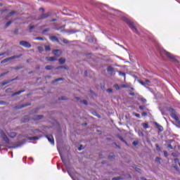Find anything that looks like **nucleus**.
I'll return each instance as SVG.
<instances>
[{"label": "nucleus", "mask_w": 180, "mask_h": 180, "mask_svg": "<svg viewBox=\"0 0 180 180\" xmlns=\"http://www.w3.org/2000/svg\"><path fill=\"white\" fill-rule=\"evenodd\" d=\"M58 150L59 151L62 162L64 164V167H63V172H68V161L67 158H65V152L64 150H60V148H58Z\"/></svg>", "instance_id": "obj_1"}, {"label": "nucleus", "mask_w": 180, "mask_h": 180, "mask_svg": "<svg viewBox=\"0 0 180 180\" xmlns=\"http://www.w3.org/2000/svg\"><path fill=\"white\" fill-rule=\"evenodd\" d=\"M169 112L170 113L171 117H172V119H174V120L176 121V124H174V125L176 126V127H180L179 115L177 114L176 111H175V110L172 108H169Z\"/></svg>", "instance_id": "obj_2"}, {"label": "nucleus", "mask_w": 180, "mask_h": 180, "mask_svg": "<svg viewBox=\"0 0 180 180\" xmlns=\"http://www.w3.org/2000/svg\"><path fill=\"white\" fill-rule=\"evenodd\" d=\"M122 20H124V22H126V23H127L130 29H131V30H133L134 33H136V34H139V30L136 27V25H134V22H133L131 20H130L126 17L122 18Z\"/></svg>", "instance_id": "obj_3"}, {"label": "nucleus", "mask_w": 180, "mask_h": 180, "mask_svg": "<svg viewBox=\"0 0 180 180\" xmlns=\"http://www.w3.org/2000/svg\"><path fill=\"white\" fill-rule=\"evenodd\" d=\"M163 54H165V56H167V57H168L169 58H170V60L172 61H174L176 62V59L175 58V57L174 56V55H172L171 53L163 50Z\"/></svg>", "instance_id": "obj_4"}, {"label": "nucleus", "mask_w": 180, "mask_h": 180, "mask_svg": "<svg viewBox=\"0 0 180 180\" xmlns=\"http://www.w3.org/2000/svg\"><path fill=\"white\" fill-rule=\"evenodd\" d=\"M20 45L22 46V47H26L27 49H30V47H32V44L26 41H20Z\"/></svg>", "instance_id": "obj_5"}, {"label": "nucleus", "mask_w": 180, "mask_h": 180, "mask_svg": "<svg viewBox=\"0 0 180 180\" xmlns=\"http://www.w3.org/2000/svg\"><path fill=\"white\" fill-rule=\"evenodd\" d=\"M153 124H155V127H157V129L159 130V131H164V127H162L161 124H158L156 122H153Z\"/></svg>", "instance_id": "obj_6"}, {"label": "nucleus", "mask_w": 180, "mask_h": 180, "mask_svg": "<svg viewBox=\"0 0 180 180\" xmlns=\"http://www.w3.org/2000/svg\"><path fill=\"white\" fill-rule=\"evenodd\" d=\"M46 139L49 140V143L54 146V138L52 136V135H47Z\"/></svg>", "instance_id": "obj_7"}, {"label": "nucleus", "mask_w": 180, "mask_h": 180, "mask_svg": "<svg viewBox=\"0 0 180 180\" xmlns=\"http://www.w3.org/2000/svg\"><path fill=\"white\" fill-rule=\"evenodd\" d=\"M107 71L110 74V75H114L115 74V69H113L112 68V66H109L108 68H107Z\"/></svg>", "instance_id": "obj_8"}, {"label": "nucleus", "mask_w": 180, "mask_h": 180, "mask_svg": "<svg viewBox=\"0 0 180 180\" xmlns=\"http://www.w3.org/2000/svg\"><path fill=\"white\" fill-rule=\"evenodd\" d=\"M52 53L56 57H60V56H61V51L58 49L53 50Z\"/></svg>", "instance_id": "obj_9"}, {"label": "nucleus", "mask_w": 180, "mask_h": 180, "mask_svg": "<svg viewBox=\"0 0 180 180\" xmlns=\"http://www.w3.org/2000/svg\"><path fill=\"white\" fill-rule=\"evenodd\" d=\"M1 137L6 141V143H9V139H8V136H6V134L4 133H1Z\"/></svg>", "instance_id": "obj_10"}, {"label": "nucleus", "mask_w": 180, "mask_h": 180, "mask_svg": "<svg viewBox=\"0 0 180 180\" xmlns=\"http://www.w3.org/2000/svg\"><path fill=\"white\" fill-rule=\"evenodd\" d=\"M46 60H47V61H56L57 58H56V56H52V57H46Z\"/></svg>", "instance_id": "obj_11"}, {"label": "nucleus", "mask_w": 180, "mask_h": 180, "mask_svg": "<svg viewBox=\"0 0 180 180\" xmlns=\"http://www.w3.org/2000/svg\"><path fill=\"white\" fill-rule=\"evenodd\" d=\"M49 16H50V15H49V13L47 14H42L39 16V19H46V18H49Z\"/></svg>", "instance_id": "obj_12"}, {"label": "nucleus", "mask_w": 180, "mask_h": 180, "mask_svg": "<svg viewBox=\"0 0 180 180\" xmlns=\"http://www.w3.org/2000/svg\"><path fill=\"white\" fill-rule=\"evenodd\" d=\"M10 60H13V57L6 58V59L1 60V63L4 64V63H8V61H9Z\"/></svg>", "instance_id": "obj_13"}, {"label": "nucleus", "mask_w": 180, "mask_h": 180, "mask_svg": "<svg viewBox=\"0 0 180 180\" xmlns=\"http://www.w3.org/2000/svg\"><path fill=\"white\" fill-rule=\"evenodd\" d=\"M7 134L9 136V137H11L12 139L16 136V133L15 132H8Z\"/></svg>", "instance_id": "obj_14"}, {"label": "nucleus", "mask_w": 180, "mask_h": 180, "mask_svg": "<svg viewBox=\"0 0 180 180\" xmlns=\"http://www.w3.org/2000/svg\"><path fill=\"white\" fill-rule=\"evenodd\" d=\"M58 63H59V64H65V58H59Z\"/></svg>", "instance_id": "obj_15"}, {"label": "nucleus", "mask_w": 180, "mask_h": 180, "mask_svg": "<svg viewBox=\"0 0 180 180\" xmlns=\"http://www.w3.org/2000/svg\"><path fill=\"white\" fill-rule=\"evenodd\" d=\"M155 161L158 163V164H161V158L159 157H156L155 159Z\"/></svg>", "instance_id": "obj_16"}, {"label": "nucleus", "mask_w": 180, "mask_h": 180, "mask_svg": "<svg viewBox=\"0 0 180 180\" xmlns=\"http://www.w3.org/2000/svg\"><path fill=\"white\" fill-rule=\"evenodd\" d=\"M45 70H47L48 71H50V70H53V66H51V65H46L45 67Z\"/></svg>", "instance_id": "obj_17"}, {"label": "nucleus", "mask_w": 180, "mask_h": 180, "mask_svg": "<svg viewBox=\"0 0 180 180\" xmlns=\"http://www.w3.org/2000/svg\"><path fill=\"white\" fill-rule=\"evenodd\" d=\"M64 79L63 77H60V78H58L55 80L53 81V83L54 84L55 82H58V81H63Z\"/></svg>", "instance_id": "obj_18"}, {"label": "nucleus", "mask_w": 180, "mask_h": 180, "mask_svg": "<svg viewBox=\"0 0 180 180\" xmlns=\"http://www.w3.org/2000/svg\"><path fill=\"white\" fill-rule=\"evenodd\" d=\"M80 103H82V105H88V101H86V100H81Z\"/></svg>", "instance_id": "obj_19"}, {"label": "nucleus", "mask_w": 180, "mask_h": 180, "mask_svg": "<svg viewBox=\"0 0 180 180\" xmlns=\"http://www.w3.org/2000/svg\"><path fill=\"white\" fill-rule=\"evenodd\" d=\"M51 39L52 40V41H58V38H57L56 37H51Z\"/></svg>", "instance_id": "obj_20"}, {"label": "nucleus", "mask_w": 180, "mask_h": 180, "mask_svg": "<svg viewBox=\"0 0 180 180\" xmlns=\"http://www.w3.org/2000/svg\"><path fill=\"white\" fill-rule=\"evenodd\" d=\"M50 50H51V48L50 47V46H45L46 51H50Z\"/></svg>", "instance_id": "obj_21"}, {"label": "nucleus", "mask_w": 180, "mask_h": 180, "mask_svg": "<svg viewBox=\"0 0 180 180\" xmlns=\"http://www.w3.org/2000/svg\"><path fill=\"white\" fill-rule=\"evenodd\" d=\"M47 32H50V28H46L42 31V34H44L45 33H47Z\"/></svg>", "instance_id": "obj_22"}, {"label": "nucleus", "mask_w": 180, "mask_h": 180, "mask_svg": "<svg viewBox=\"0 0 180 180\" xmlns=\"http://www.w3.org/2000/svg\"><path fill=\"white\" fill-rule=\"evenodd\" d=\"M142 126H143V127L144 129H148V123H143V124H142Z\"/></svg>", "instance_id": "obj_23"}, {"label": "nucleus", "mask_w": 180, "mask_h": 180, "mask_svg": "<svg viewBox=\"0 0 180 180\" xmlns=\"http://www.w3.org/2000/svg\"><path fill=\"white\" fill-rule=\"evenodd\" d=\"M22 92H25V90L17 91V92L14 93V95H20V94H22Z\"/></svg>", "instance_id": "obj_24"}, {"label": "nucleus", "mask_w": 180, "mask_h": 180, "mask_svg": "<svg viewBox=\"0 0 180 180\" xmlns=\"http://www.w3.org/2000/svg\"><path fill=\"white\" fill-rule=\"evenodd\" d=\"M37 49L39 50V53H41L44 50L41 46H38Z\"/></svg>", "instance_id": "obj_25"}, {"label": "nucleus", "mask_w": 180, "mask_h": 180, "mask_svg": "<svg viewBox=\"0 0 180 180\" xmlns=\"http://www.w3.org/2000/svg\"><path fill=\"white\" fill-rule=\"evenodd\" d=\"M120 179H122V177H120V176L112 178V180H120Z\"/></svg>", "instance_id": "obj_26"}, {"label": "nucleus", "mask_w": 180, "mask_h": 180, "mask_svg": "<svg viewBox=\"0 0 180 180\" xmlns=\"http://www.w3.org/2000/svg\"><path fill=\"white\" fill-rule=\"evenodd\" d=\"M139 84H141V85H143V86H146V84H144V82L141 80L139 81Z\"/></svg>", "instance_id": "obj_27"}, {"label": "nucleus", "mask_w": 180, "mask_h": 180, "mask_svg": "<svg viewBox=\"0 0 180 180\" xmlns=\"http://www.w3.org/2000/svg\"><path fill=\"white\" fill-rule=\"evenodd\" d=\"M114 88H115V89H117V91H119V89H120L118 84H115Z\"/></svg>", "instance_id": "obj_28"}, {"label": "nucleus", "mask_w": 180, "mask_h": 180, "mask_svg": "<svg viewBox=\"0 0 180 180\" xmlns=\"http://www.w3.org/2000/svg\"><path fill=\"white\" fill-rule=\"evenodd\" d=\"M34 40H44V39H43V37H36Z\"/></svg>", "instance_id": "obj_29"}, {"label": "nucleus", "mask_w": 180, "mask_h": 180, "mask_svg": "<svg viewBox=\"0 0 180 180\" xmlns=\"http://www.w3.org/2000/svg\"><path fill=\"white\" fill-rule=\"evenodd\" d=\"M134 116H136V117H138L139 119H140L141 116L140 114L138 113H134Z\"/></svg>", "instance_id": "obj_30"}, {"label": "nucleus", "mask_w": 180, "mask_h": 180, "mask_svg": "<svg viewBox=\"0 0 180 180\" xmlns=\"http://www.w3.org/2000/svg\"><path fill=\"white\" fill-rule=\"evenodd\" d=\"M11 23H12L11 21H8L6 24V27H8V26L11 25Z\"/></svg>", "instance_id": "obj_31"}, {"label": "nucleus", "mask_w": 180, "mask_h": 180, "mask_svg": "<svg viewBox=\"0 0 180 180\" xmlns=\"http://www.w3.org/2000/svg\"><path fill=\"white\" fill-rule=\"evenodd\" d=\"M9 82H11V81L4 82L1 84V85H6L7 84H9Z\"/></svg>", "instance_id": "obj_32"}, {"label": "nucleus", "mask_w": 180, "mask_h": 180, "mask_svg": "<svg viewBox=\"0 0 180 180\" xmlns=\"http://www.w3.org/2000/svg\"><path fill=\"white\" fill-rule=\"evenodd\" d=\"M120 75H122L123 77H126V74L122 72H119Z\"/></svg>", "instance_id": "obj_33"}, {"label": "nucleus", "mask_w": 180, "mask_h": 180, "mask_svg": "<svg viewBox=\"0 0 180 180\" xmlns=\"http://www.w3.org/2000/svg\"><path fill=\"white\" fill-rule=\"evenodd\" d=\"M107 92H109V94H112L113 92V90H112V89H108L107 90Z\"/></svg>", "instance_id": "obj_34"}, {"label": "nucleus", "mask_w": 180, "mask_h": 180, "mask_svg": "<svg viewBox=\"0 0 180 180\" xmlns=\"http://www.w3.org/2000/svg\"><path fill=\"white\" fill-rule=\"evenodd\" d=\"M120 140H121V141H123L124 143H126V141H124V139H123V137L122 136H119Z\"/></svg>", "instance_id": "obj_35"}, {"label": "nucleus", "mask_w": 180, "mask_h": 180, "mask_svg": "<svg viewBox=\"0 0 180 180\" xmlns=\"http://www.w3.org/2000/svg\"><path fill=\"white\" fill-rule=\"evenodd\" d=\"M89 72H88V71H85L84 72V77H89V75H88V73H89Z\"/></svg>", "instance_id": "obj_36"}, {"label": "nucleus", "mask_w": 180, "mask_h": 180, "mask_svg": "<svg viewBox=\"0 0 180 180\" xmlns=\"http://www.w3.org/2000/svg\"><path fill=\"white\" fill-rule=\"evenodd\" d=\"M81 150H84V146L82 145H80L79 148V150L81 151Z\"/></svg>", "instance_id": "obj_37"}, {"label": "nucleus", "mask_w": 180, "mask_h": 180, "mask_svg": "<svg viewBox=\"0 0 180 180\" xmlns=\"http://www.w3.org/2000/svg\"><path fill=\"white\" fill-rule=\"evenodd\" d=\"M135 170L137 172H140L141 170L139 169V168H138V167H136L135 168Z\"/></svg>", "instance_id": "obj_38"}, {"label": "nucleus", "mask_w": 180, "mask_h": 180, "mask_svg": "<svg viewBox=\"0 0 180 180\" xmlns=\"http://www.w3.org/2000/svg\"><path fill=\"white\" fill-rule=\"evenodd\" d=\"M4 75H6V72L0 74V78H1V77H4Z\"/></svg>", "instance_id": "obj_39"}, {"label": "nucleus", "mask_w": 180, "mask_h": 180, "mask_svg": "<svg viewBox=\"0 0 180 180\" xmlns=\"http://www.w3.org/2000/svg\"><path fill=\"white\" fill-rule=\"evenodd\" d=\"M168 148H170V150H172V148H174L172 147V145H171V144L168 145Z\"/></svg>", "instance_id": "obj_40"}, {"label": "nucleus", "mask_w": 180, "mask_h": 180, "mask_svg": "<svg viewBox=\"0 0 180 180\" xmlns=\"http://www.w3.org/2000/svg\"><path fill=\"white\" fill-rule=\"evenodd\" d=\"M156 150H160V146L158 144H156Z\"/></svg>", "instance_id": "obj_41"}, {"label": "nucleus", "mask_w": 180, "mask_h": 180, "mask_svg": "<svg viewBox=\"0 0 180 180\" xmlns=\"http://www.w3.org/2000/svg\"><path fill=\"white\" fill-rule=\"evenodd\" d=\"M142 116H147V112H143Z\"/></svg>", "instance_id": "obj_42"}, {"label": "nucleus", "mask_w": 180, "mask_h": 180, "mask_svg": "<svg viewBox=\"0 0 180 180\" xmlns=\"http://www.w3.org/2000/svg\"><path fill=\"white\" fill-rule=\"evenodd\" d=\"M145 82H146V84H150V80L146 79V80H145Z\"/></svg>", "instance_id": "obj_43"}, {"label": "nucleus", "mask_w": 180, "mask_h": 180, "mask_svg": "<svg viewBox=\"0 0 180 180\" xmlns=\"http://www.w3.org/2000/svg\"><path fill=\"white\" fill-rule=\"evenodd\" d=\"M59 30H60V32H64V29H63V27H60V28L59 29Z\"/></svg>", "instance_id": "obj_44"}, {"label": "nucleus", "mask_w": 180, "mask_h": 180, "mask_svg": "<svg viewBox=\"0 0 180 180\" xmlns=\"http://www.w3.org/2000/svg\"><path fill=\"white\" fill-rule=\"evenodd\" d=\"M139 109H141V110H143V109H144V108L143 106H139Z\"/></svg>", "instance_id": "obj_45"}, {"label": "nucleus", "mask_w": 180, "mask_h": 180, "mask_svg": "<svg viewBox=\"0 0 180 180\" xmlns=\"http://www.w3.org/2000/svg\"><path fill=\"white\" fill-rule=\"evenodd\" d=\"M41 117H42L41 115H39L37 119H38V120H39V119H41Z\"/></svg>", "instance_id": "obj_46"}, {"label": "nucleus", "mask_w": 180, "mask_h": 180, "mask_svg": "<svg viewBox=\"0 0 180 180\" xmlns=\"http://www.w3.org/2000/svg\"><path fill=\"white\" fill-rule=\"evenodd\" d=\"M129 95H131V96H134V93H129Z\"/></svg>", "instance_id": "obj_47"}, {"label": "nucleus", "mask_w": 180, "mask_h": 180, "mask_svg": "<svg viewBox=\"0 0 180 180\" xmlns=\"http://www.w3.org/2000/svg\"><path fill=\"white\" fill-rule=\"evenodd\" d=\"M13 13H15L13 11H11L9 15L11 16V15H13Z\"/></svg>", "instance_id": "obj_48"}, {"label": "nucleus", "mask_w": 180, "mask_h": 180, "mask_svg": "<svg viewBox=\"0 0 180 180\" xmlns=\"http://www.w3.org/2000/svg\"><path fill=\"white\" fill-rule=\"evenodd\" d=\"M133 144H134V146H137V142L134 141V142H133Z\"/></svg>", "instance_id": "obj_49"}, {"label": "nucleus", "mask_w": 180, "mask_h": 180, "mask_svg": "<svg viewBox=\"0 0 180 180\" xmlns=\"http://www.w3.org/2000/svg\"><path fill=\"white\" fill-rule=\"evenodd\" d=\"M34 27H33V26L30 27V30H32V29H34Z\"/></svg>", "instance_id": "obj_50"}, {"label": "nucleus", "mask_w": 180, "mask_h": 180, "mask_svg": "<svg viewBox=\"0 0 180 180\" xmlns=\"http://www.w3.org/2000/svg\"><path fill=\"white\" fill-rule=\"evenodd\" d=\"M108 158H115V156H109Z\"/></svg>", "instance_id": "obj_51"}, {"label": "nucleus", "mask_w": 180, "mask_h": 180, "mask_svg": "<svg viewBox=\"0 0 180 180\" xmlns=\"http://www.w3.org/2000/svg\"><path fill=\"white\" fill-rule=\"evenodd\" d=\"M4 54H5V53H0V57H1V56H4Z\"/></svg>", "instance_id": "obj_52"}, {"label": "nucleus", "mask_w": 180, "mask_h": 180, "mask_svg": "<svg viewBox=\"0 0 180 180\" xmlns=\"http://www.w3.org/2000/svg\"><path fill=\"white\" fill-rule=\"evenodd\" d=\"M75 31H69V33H75Z\"/></svg>", "instance_id": "obj_53"}, {"label": "nucleus", "mask_w": 180, "mask_h": 180, "mask_svg": "<svg viewBox=\"0 0 180 180\" xmlns=\"http://www.w3.org/2000/svg\"><path fill=\"white\" fill-rule=\"evenodd\" d=\"M174 168H175V169H178V167L177 166H174Z\"/></svg>", "instance_id": "obj_54"}, {"label": "nucleus", "mask_w": 180, "mask_h": 180, "mask_svg": "<svg viewBox=\"0 0 180 180\" xmlns=\"http://www.w3.org/2000/svg\"><path fill=\"white\" fill-rule=\"evenodd\" d=\"M76 99L77 101H79L80 98L79 97H77Z\"/></svg>", "instance_id": "obj_55"}, {"label": "nucleus", "mask_w": 180, "mask_h": 180, "mask_svg": "<svg viewBox=\"0 0 180 180\" xmlns=\"http://www.w3.org/2000/svg\"><path fill=\"white\" fill-rule=\"evenodd\" d=\"M60 68H63V67L57 68V70H60Z\"/></svg>", "instance_id": "obj_56"}, {"label": "nucleus", "mask_w": 180, "mask_h": 180, "mask_svg": "<svg viewBox=\"0 0 180 180\" xmlns=\"http://www.w3.org/2000/svg\"><path fill=\"white\" fill-rule=\"evenodd\" d=\"M39 11H44V8H39Z\"/></svg>", "instance_id": "obj_57"}, {"label": "nucleus", "mask_w": 180, "mask_h": 180, "mask_svg": "<svg viewBox=\"0 0 180 180\" xmlns=\"http://www.w3.org/2000/svg\"><path fill=\"white\" fill-rule=\"evenodd\" d=\"M56 21V20H51V22H55Z\"/></svg>", "instance_id": "obj_58"}, {"label": "nucleus", "mask_w": 180, "mask_h": 180, "mask_svg": "<svg viewBox=\"0 0 180 180\" xmlns=\"http://www.w3.org/2000/svg\"><path fill=\"white\" fill-rule=\"evenodd\" d=\"M30 140H34V139H33V138H30Z\"/></svg>", "instance_id": "obj_59"}, {"label": "nucleus", "mask_w": 180, "mask_h": 180, "mask_svg": "<svg viewBox=\"0 0 180 180\" xmlns=\"http://www.w3.org/2000/svg\"><path fill=\"white\" fill-rule=\"evenodd\" d=\"M165 157H167V153H165Z\"/></svg>", "instance_id": "obj_60"}, {"label": "nucleus", "mask_w": 180, "mask_h": 180, "mask_svg": "<svg viewBox=\"0 0 180 180\" xmlns=\"http://www.w3.org/2000/svg\"><path fill=\"white\" fill-rule=\"evenodd\" d=\"M47 78H51V76H47Z\"/></svg>", "instance_id": "obj_61"}, {"label": "nucleus", "mask_w": 180, "mask_h": 180, "mask_svg": "<svg viewBox=\"0 0 180 180\" xmlns=\"http://www.w3.org/2000/svg\"><path fill=\"white\" fill-rule=\"evenodd\" d=\"M64 43H67V40H65V41H64Z\"/></svg>", "instance_id": "obj_62"}, {"label": "nucleus", "mask_w": 180, "mask_h": 180, "mask_svg": "<svg viewBox=\"0 0 180 180\" xmlns=\"http://www.w3.org/2000/svg\"><path fill=\"white\" fill-rule=\"evenodd\" d=\"M25 106H27V105H22V108H25Z\"/></svg>", "instance_id": "obj_63"}, {"label": "nucleus", "mask_w": 180, "mask_h": 180, "mask_svg": "<svg viewBox=\"0 0 180 180\" xmlns=\"http://www.w3.org/2000/svg\"><path fill=\"white\" fill-rule=\"evenodd\" d=\"M131 90H132V91H134V89L131 88Z\"/></svg>", "instance_id": "obj_64"}]
</instances>
